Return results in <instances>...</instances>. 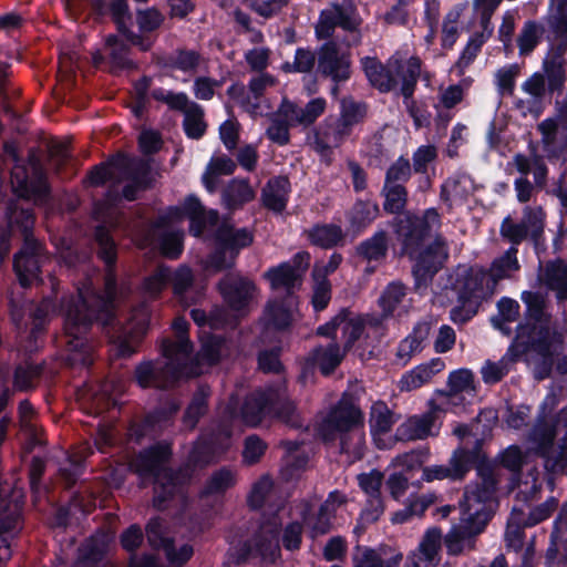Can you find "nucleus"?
<instances>
[{"label":"nucleus","mask_w":567,"mask_h":567,"mask_svg":"<svg viewBox=\"0 0 567 567\" xmlns=\"http://www.w3.org/2000/svg\"><path fill=\"white\" fill-rule=\"evenodd\" d=\"M96 256L105 266L107 292H79L68 305L64 316V344L69 360L83 367L93 364L92 344L89 333L94 322L103 327L112 324L114 313V289L116 287L117 244L103 225L95 228Z\"/></svg>","instance_id":"f257e3e1"},{"label":"nucleus","mask_w":567,"mask_h":567,"mask_svg":"<svg viewBox=\"0 0 567 567\" xmlns=\"http://www.w3.org/2000/svg\"><path fill=\"white\" fill-rule=\"evenodd\" d=\"M172 457L173 444L161 440L142 449L134 461L135 473L142 478L152 480V506L158 512L166 511L184 486L182 471L167 465Z\"/></svg>","instance_id":"f03ea898"},{"label":"nucleus","mask_w":567,"mask_h":567,"mask_svg":"<svg viewBox=\"0 0 567 567\" xmlns=\"http://www.w3.org/2000/svg\"><path fill=\"white\" fill-rule=\"evenodd\" d=\"M91 14L96 22H102L104 17L110 16L118 34L142 52L151 51L156 41L154 32L161 28L165 20L164 14L156 8L137 10L135 21L140 33H136L132 30L133 17L128 2H91Z\"/></svg>","instance_id":"7ed1b4c3"},{"label":"nucleus","mask_w":567,"mask_h":567,"mask_svg":"<svg viewBox=\"0 0 567 567\" xmlns=\"http://www.w3.org/2000/svg\"><path fill=\"white\" fill-rule=\"evenodd\" d=\"M34 224L33 209H10L9 225L22 237L21 248L13 256V270L23 288L43 282L41 268L48 258L44 243L34 237Z\"/></svg>","instance_id":"20e7f679"},{"label":"nucleus","mask_w":567,"mask_h":567,"mask_svg":"<svg viewBox=\"0 0 567 567\" xmlns=\"http://www.w3.org/2000/svg\"><path fill=\"white\" fill-rule=\"evenodd\" d=\"M442 219L437 208H426L422 216L406 212L402 216H395L391 226L401 247V255L414 258L423 248L425 240L431 236L432 227H441Z\"/></svg>","instance_id":"39448f33"},{"label":"nucleus","mask_w":567,"mask_h":567,"mask_svg":"<svg viewBox=\"0 0 567 567\" xmlns=\"http://www.w3.org/2000/svg\"><path fill=\"white\" fill-rule=\"evenodd\" d=\"M364 426V414L352 398L343 394L336 404H333L323 417L318 427V433L324 443H332L338 435L341 436V451L347 452V443L343 435Z\"/></svg>","instance_id":"423d86ee"},{"label":"nucleus","mask_w":567,"mask_h":567,"mask_svg":"<svg viewBox=\"0 0 567 567\" xmlns=\"http://www.w3.org/2000/svg\"><path fill=\"white\" fill-rule=\"evenodd\" d=\"M3 152L14 163L10 175L17 195L35 202L48 200L51 189L43 169L39 165H34L30 172L28 166L22 163V157L13 142H6Z\"/></svg>","instance_id":"0eeeda50"},{"label":"nucleus","mask_w":567,"mask_h":567,"mask_svg":"<svg viewBox=\"0 0 567 567\" xmlns=\"http://www.w3.org/2000/svg\"><path fill=\"white\" fill-rule=\"evenodd\" d=\"M368 106L364 102L352 99H342L340 102V115L332 123L320 128L316 135V144L321 151H329L341 146L352 134L353 127L363 123L367 117Z\"/></svg>","instance_id":"6e6552de"},{"label":"nucleus","mask_w":567,"mask_h":567,"mask_svg":"<svg viewBox=\"0 0 567 567\" xmlns=\"http://www.w3.org/2000/svg\"><path fill=\"white\" fill-rule=\"evenodd\" d=\"M486 280L487 271L483 268L470 267L457 275L454 287L462 308L454 309L452 311L453 316L456 311H460L462 313L461 321L463 322L476 316L482 302L493 293V289L486 284ZM453 320L456 321V318L453 317Z\"/></svg>","instance_id":"1a4fd4ad"},{"label":"nucleus","mask_w":567,"mask_h":567,"mask_svg":"<svg viewBox=\"0 0 567 567\" xmlns=\"http://www.w3.org/2000/svg\"><path fill=\"white\" fill-rule=\"evenodd\" d=\"M275 388H258L247 394L238 409V399L231 396L224 410V415L230 421L240 420L245 425L256 427L270 417L271 402Z\"/></svg>","instance_id":"9d476101"},{"label":"nucleus","mask_w":567,"mask_h":567,"mask_svg":"<svg viewBox=\"0 0 567 567\" xmlns=\"http://www.w3.org/2000/svg\"><path fill=\"white\" fill-rule=\"evenodd\" d=\"M546 214L540 206H526L523 209L520 221L516 223L511 216L503 219L499 228L501 236L512 244L511 247L520 245L529 238L536 248L544 244V228Z\"/></svg>","instance_id":"9b49d317"},{"label":"nucleus","mask_w":567,"mask_h":567,"mask_svg":"<svg viewBox=\"0 0 567 567\" xmlns=\"http://www.w3.org/2000/svg\"><path fill=\"white\" fill-rule=\"evenodd\" d=\"M522 300L526 306L524 320L516 327L513 342L528 341L547 333V337L558 333L550 328V315L546 313L545 297L538 291H524Z\"/></svg>","instance_id":"f8f14e48"},{"label":"nucleus","mask_w":567,"mask_h":567,"mask_svg":"<svg viewBox=\"0 0 567 567\" xmlns=\"http://www.w3.org/2000/svg\"><path fill=\"white\" fill-rule=\"evenodd\" d=\"M471 509V505L462 508L461 524L454 525L445 536V546L451 555L461 554L464 543L483 533L494 515L493 511L485 506L475 508L473 512Z\"/></svg>","instance_id":"ddd939ff"},{"label":"nucleus","mask_w":567,"mask_h":567,"mask_svg":"<svg viewBox=\"0 0 567 567\" xmlns=\"http://www.w3.org/2000/svg\"><path fill=\"white\" fill-rule=\"evenodd\" d=\"M350 53L341 51L333 40L323 42L317 50V75L340 84L351 78Z\"/></svg>","instance_id":"4468645a"},{"label":"nucleus","mask_w":567,"mask_h":567,"mask_svg":"<svg viewBox=\"0 0 567 567\" xmlns=\"http://www.w3.org/2000/svg\"><path fill=\"white\" fill-rule=\"evenodd\" d=\"M179 409L181 404L177 400L167 399L146 412L138 422L133 423L130 431L136 441L144 437L155 439L173 425Z\"/></svg>","instance_id":"2eb2a0df"},{"label":"nucleus","mask_w":567,"mask_h":567,"mask_svg":"<svg viewBox=\"0 0 567 567\" xmlns=\"http://www.w3.org/2000/svg\"><path fill=\"white\" fill-rule=\"evenodd\" d=\"M559 340V334L547 337L545 332L540 337L528 341L512 342L508 348V354L513 361H518L528 352H534L542 357V361L536 365L535 377L542 381L550 377L554 364V343Z\"/></svg>","instance_id":"dca6fc26"},{"label":"nucleus","mask_w":567,"mask_h":567,"mask_svg":"<svg viewBox=\"0 0 567 567\" xmlns=\"http://www.w3.org/2000/svg\"><path fill=\"white\" fill-rule=\"evenodd\" d=\"M441 247L439 240H434L430 245L423 246L414 258H411L414 260L412 275L415 289L426 288L442 268Z\"/></svg>","instance_id":"f3484780"},{"label":"nucleus","mask_w":567,"mask_h":567,"mask_svg":"<svg viewBox=\"0 0 567 567\" xmlns=\"http://www.w3.org/2000/svg\"><path fill=\"white\" fill-rule=\"evenodd\" d=\"M347 352L340 350V346L333 341L326 348L318 346L305 358L301 374L306 378L318 368L322 375L329 377L341 364Z\"/></svg>","instance_id":"a211bd4d"},{"label":"nucleus","mask_w":567,"mask_h":567,"mask_svg":"<svg viewBox=\"0 0 567 567\" xmlns=\"http://www.w3.org/2000/svg\"><path fill=\"white\" fill-rule=\"evenodd\" d=\"M217 287L225 303L234 311L247 308L256 289L252 280L229 275L221 278Z\"/></svg>","instance_id":"6ab92c4d"},{"label":"nucleus","mask_w":567,"mask_h":567,"mask_svg":"<svg viewBox=\"0 0 567 567\" xmlns=\"http://www.w3.org/2000/svg\"><path fill=\"white\" fill-rule=\"evenodd\" d=\"M193 350L194 346L189 338L162 340L161 352L167 359L164 370H167L171 380H178L182 377Z\"/></svg>","instance_id":"aec40b11"},{"label":"nucleus","mask_w":567,"mask_h":567,"mask_svg":"<svg viewBox=\"0 0 567 567\" xmlns=\"http://www.w3.org/2000/svg\"><path fill=\"white\" fill-rule=\"evenodd\" d=\"M361 66L370 85L380 93H390L396 89L399 82L394 62L383 64L377 56H364Z\"/></svg>","instance_id":"412c9836"},{"label":"nucleus","mask_w":567,"mask_h":567,"mask_svg":"<svg viewBox=\"0 0 567 567\" xmlns=\"http://www.w3.org/2000/svg\"><path fill=\"white\" fill-rule=\"evenodd\" d=\"M380 215L375 200L358 198L346 213L348 221L347 234L352 238L360 236Z\"/></svg>","instance_id":"4be33fe9"},{"label":"nucleus","mask_w":567,"mask_h":567,"mask_svg":"<svg viewBox=\"0 0 567 567\" xmlns=\"http://www.w3.org/2000/svg\"><path fill=\"white\" fill-rule=\"evenodd\" d=\"M558 425V415H555L549 420L542 416L534 424L529 434V439L535 445V452L537 455L545 458L546 467H549V458L554 453V442L557 436Z\"/></svg>","instance_id":"5701e85b"},{"label":"nucleus","mask_w":567,"mask_h":567,"mask_svg":"<svg viewBox=\"0 0 567 567\" xmlns=\"http://www.w3.org/2000/svg\"><path fill=\"white\" fill-rule=\"evenodd\" d=\"M291 183L287 175L270 177L261 189V203L265 208L281 214L289 203Z\"/></svg>","instance_id":"b1692460"},{"label":"nucleus","mask_w":567,"mask_h":567,"mask_svg":"<svg viewBox=\"0 0 567 567\" xmlns=\"http://www.w3.org/2000/svg\"><path fill=\"white\" fill-rule=\"evenodd\" d=\"M216 246L228 250L233 259H236L240 251L254 243V234L246 227L235 228L233 225L223 223L215 231Z\"/></svg>","instance_id":"393cba45"},{"label":"nucleus","mask_w":567,"mask_h":567,"mask_svg":"<svg viewBox=\"0 0 567 567\" xmlns=\"http://www.w3.org/2000/svg\"><path fill=\"white\" fill-rule=\"evenodd\" d=\"M132 163L133 159L128 155L117 153L112 155L106 162L94 165L89 171L86 181L93 187L104 186L113 177L111 168L120 172H128Z\"/></svg>","instance_id":"a878e982"},{"label":"nucleus","mask_w":567,"mask_h":567,"mask_svg":"<svg viewBox=\"0 0 567 567\" xmlns=\"http://www.w3.org/2000/svg\"><path fill=\"white\" fill-rule=\"evenodd\" d=\"M389 254V235L384 229L377 230L355 246V255L368 264L379 265Z\"/></svg>","instance_id":"bb28decb"},{"label":"nucleus","mask_w":567,"mask_h":567,"mask_svg":"<svg viewBox=\"0 0 567 567\" xmlns=\"http://www.w3.org/2000/svg\"><path fill=\"white\" fill-rule=\"evenodd\" d=\"M434 421L435 417L430 412L421 416L409 417L396 427L394 439L399 442L424 440L433 435L432 427L434 425Z\"/></svg>","instance_id":"cd10ccee"},{"label":"nucleus","mask_w":567,"mask_h":567,"mask_svg":"<svg viewBox=\"0 0 567 567\" xmlns=\"http://www.w3.org/2000/svg\"><path fill=\"white\" fill-rule=\"evenodd\" d=\"M270 419H276L295 430L303 427V419L298 412L296 403L276 388L271 402Z\"/></svg>","instance_id":"c85d7f7f"},{"label":"nucleus","mask_w":567,"mask_h":567,"mask_svg":"<svg viewBox=\"0 0 567 567\" xmlns=\"http://www.w3.org/2000/svg\"><path fill=\"white\" fill-rule=\"evenodd\" d=\"M394 71L398 78H401L400 92L403 96V103L414 102L413 95L421 73L420 58L411 56L405 65L401 60H394Z\"/></svg>","instance_id":"c756f323"},{"label":"nucleus","mask_w":567,"mask_h":567,"mask_svg":"<svg viewBox=\"0 0 567 567\" xmlns=\"http://www.w3.org/2000/svg\"><path fill=\"white\" fill-rule=\"evenodd\" d=\"M272 290L284 289L291 295L295 289L301 286V276L288 262H280L277 266L269 267L262 275Z\"/></svg>","instance_id":"7c9ffc66"},{"label":"nucleus","mask_w":567,"mask_h":567,"mask_svg":"<svg viewBox=\"0 0 567 567\" xmlns=\"http://www.w3.org/2000/svg\"><path fill=\"white\" fill-rule=\"evenodd\" d=\"M134 379L142 389H165L168 384L176 381L171 380L167 370H164V365L156 368L152 361L138 363L134 370Z\"/></svg>","instance_id":"2f4dec72"},{"label":"nucleus","mask_w":567,"mask_h":567,"mask_svg":"<svg viewBox=\"0 0 567 567\" xmlns=\"http://www.w3.org/2000/svg\"><path fill=\"white\" fill-rule=\"evenodd\" d=\"M347 231L337 224H315L307 230V238L312 246L332 249L342 244Z\"/></svg>","instance_id":"473e14b6"},{"label":"nucleus","mask_w":567,"mask_h":567,"mask_svg":"<svg viewBox=\"0 0 567 567\" xmlns=\"http://www.w3.org/2000/svg\"><path fill=\"white\" fill-rule=\"evenodd\" d=\"M199 207V198L189 194L185 197L182 205L167 206L162 213H159L153 220V227L155 229H165L173 223L182 221L187 218L188 213H195Z\"/></svg>","instance_id":"72a5a7b5"},{"label":"nucleus","mask_w":567,"mask_h":567,"mask_svg":"<svg viewBox=\"0 0 567 567\" xmlns=\"http://www.w3.org/2000/svg\"><path fill=\"white\" fill-rule=\"evenodd\" d=\"M255 195L248 179L234 178L223 189L221 198L227 209L236 210L251 202Z\"/></svg>","instance_id":"f704fd0d"},{"label":"nucleus","mask_w":567,"mask_h":567,"mask_svg":"<svg viewBox=\"0 0 567 567\" xmlns=\"http://www.w3.org/2000/svg\"><path fill=\"white\" fill-rule=\"evenodd\" d=\"M105 45L110 49L109 60L113 72L136 69V63L130 58V43L127 44L116 34H109L105 38Z\"/></svg>","instance_id":"c9c22d12"},{"label":"nucleus","mask_w":567,"mask_h":567,"mask_svg":"<svg viewBox=\"0 0 567 567\" xmlns=\"http://www.w3.org/2000/svg\"><path fill=\"white\" fill-rule=\"evenodd\" d=\"M265 328L278 332L288 331L292 324V311L284 301H270L265 311Z\"/></svg>","instance_id":"e433bc0d"},{"label":"nucleus","mask_w":567,"mask_h":567,"mask_svg":"<svg viewBox=\"0 0 567 567\" xmlns=\"http://www.w3.org/2000/svg\"><path fill=\"white\" fill-rule=\"evenodd\" d=\"M481 458V450L478 446L473 449L457 447L453 451L449 461L452 472V480H463L465 475L474 467Z\"/></svg>","instance_id":"4c0bfd02"},{"label":"nucleus","mask_w":567,"mask_h":567,"mask_svg":"<svg viewBox=\"0 0 567 567\" xmlns=\"http://www.w3.org/2000/svg\"><path fill=\"white\" fill-rule=\"evenodd\" d=\"M200 63V54L195 50L177 49L171 54L157 60V64L165 69L178 70L184 73L195 72Z\"/></svg>","instance_id":"58836bf2"},{"label":"nucleus","mask_w":567,"mask_h":567,"mask_svg":"<svg viewBox=\"0 0 567 567\" xmlns=\"http://www.w3.org/2000/svg\"><path fill=\"white\" fill-rule=\"evenodd\" d=\"M219 449L218 437L215 433L202 434L194 443L188 461L195 466L207 465Z\"/></svg>","instance_id":"ea45409f"},{"label":"nucleus","mask_w":567,"mask_h":567,"mask_svg":"<svg viewBox=\"0 0 567 567\" xmlns=\"http://www.w3.org/2000/svg\"><path fill=\"white\" fill-rule=\"evenodd\" d=\"M380 195L384 198L382 204L385 214L402 216L405 214L409 193L404 185L383 184Z\"/></svg>","instance_id":"a19ab883"},{"label":"nucleus","mask_w":567,"mask_h":567,"mask_svg":"<svg viewBox=\"0 0 567 567\" xmlns=\"http://www.w3.org/2000/svg\"><path fill=\"white\" fill-rule=\"evenodd\" d=\"M544 277L547 287L556 291L557 298L567 300V264L559 258L548 261Z\"/></svg>","instance_id":"79ce46f5"},{"label":"nucleus","mask_w":567,"mask_h":567,"mask_svg":"<svg viewBox=\"0 0 567 567\" xmlns=\"http://www.w3.org/2000/svg\"><path fill=\"white\" fill-rule=\"evenodd\" d=\"M517 254L516 247H509L502 256L492 261L487 275H489L493 286L502 279L509 278L512 272L519 270Z\"/></svg>","instance_id":"37998d69"},{"label":"nucleus","mask_w":567,"mask_h":567,"mask_svg":"<svg viewBox=\"0 0 567 567\" xmlns=\"http://www.w3.org/2000/svg\"><path fill=\"white\" fill-rule=\"evenodd\" d=\"M225 342V337L220 334H207L200 341V348L196 354V360L208 367L219 364Z\"/></svg>","instance_id":"c03bdc74"},{"label":"nucleus","mask_w":567,"mask_h":567,"mask_svg":"<svg viewBox=\"0 0 567 567\" xmlns=\"http://www.w3.org/2000/svg\"><path fill=\"white\" fill-rule=\"evenodd\" d=\"M183 130L190 140H200L205 135L207 123L204 107L200 104L190 102V106L184 113Z\"/></svg>","instance_id":"a18cd8bd"},{"label":"nucleus","mask_w":567,"mask_h":567,"mask_svg":"<svg viewBox=\"0 0 567 567\" xmlns=\"http://www.w3.org/2000/svg\"><path fill=\"white\" fill-rule=\"evenodd\" d=\"M331 3L332 9L329 12L336 21V25L349 32L358 31L362 20L357 12L354 2Z\"/></svg>","instance_id":"49530a36"},{"label":"nucleus","mask_w":567,"mask_h":567,"mask_svg":"<svg viewBox=\"0 0 567 567\" xmlns=\"http://www.w3.org/2000/svg\"><path fill=\"white\" fill-rule=\"evenodd\" d=\"M393 412L386 403L378 401L371 406L370 411V432L371 435H383L391 431L394 424Z\"/></svg>","instance_id":"de8ad7c7"},{"label":"nucleus","mask_w":567,"mask_h":567,"mask_svg":"<svg viewBox=\"0 0 567 567\" xmlns=\"http://www.w3.org/2000/svg\"><path fill=\"white\" fill-rule=\"evenodd\" d=\"M544 31L545 30L542 24L534 20H527L524 23L520 33L517 37V47L519 49V54H530L540 43Z\"/></svg>","instance_id":"09e8293b"},{"label":"nucleus","mask_w":567,"mask_h":567,"mask_svg":"<svg viewBox=\"0 0 567 567\" xmlns=\"http://www.w3.org/2000/svg\"><path fill=\"white\" fill-rule=\"evenodd\" d=\"M402 559V553H396L383 559L375 549L364 547L362 553L353 558V563L354 567H400Z\"/></svg>","instance_id":"8fccbe9b"},{"label":"nucleus","mask_w":567,"mask_h":567,"mask_svg":"<svg viewBox=\"0 0 567 567\" xmlns=\"http://www.w3.org/2000/svg\"><path fill=\"white\" fill-rule=\"evenodd\" d=\"M207 394L203 390H198L193 394L190 402L185 409L183 414V424L187 429L194 430L199 420L207 413Z\"/></svg>","instance_id":"3c124183"},{"label":"nucleus","mask_w":567,"mask_h":567,"mask_svg":"<svg viewBox=\"0 0 567 567\" xmlns=\"http://www.w3.org/2000/svg\"><path fill=\"white\" fill-rule=\"evenodd\" d=\"M405 293V286L402 282L393 281L385 287L378 301L384 317L393 315Z\"/></svg>","instance_id":"603ef678"},{"label":"nucleus","mask_w":567,"mask_h":567,"mask_svg":"<svg viewBox=\"0 0 567 567\" xmlns=\"http://www.w3.org/2000/svg\"><path fill=\"white\" fill-rule=\"evenodd\" d=\"M184 237L179 231H165L158 238V248L165 258L178 259L184 249Z\"/></svg>","instance_id":"864d4df0"},{"label":"nucleus","mask_w":567,"mask_h":567,"mask_svg":"<svg viewBox=\"0 0 567 567\" xmlns=\"http://www.w3.org/2000/svg\"><path fill=\"white\" fill-rule=\"evenodd\" d=\"M497 488V478H484L481 480L480 484H476L473 488H466L465 497L467 501L474 499L477 503L476 508H481V506H486V502L491 501L494 496Z\"/></svg>","instance_id":"5fc2aeb1"},{"label":"nucleus","mask_w":567,"mask_h":567,"mask_svg":"<svg viewBox=\"0 0 567 567\" xmlns=\"http://www.w3.org/2000/svg\"><path fill=\"white\" fill-rule=\"evenodd\" d=\"M236 484L234 472L224 466L215 471L208 478L205 489L207 494H221Z\"/></svg>","instance_id":"6e6d98bb"},{"label":"nucleus","mask_w":567,"mask_h":567,"mask_svg":"<svg viewBox=\"0 0 567 567\" xmlns=\"http://www.w3.org/2000/svg\"><path fill=\"white\" fill-rule=\"evenodd\" d=\"M171 280V270L168 267L161 266L152 275L144 278L142 288L145 293L153 298L159 297L166 285Z\"/></svg>","instance_id":"4d7b16f0"},{"label":"nucleus","mask_w":567,"mask_h":567,"mask_svg":"<svg viewBox=\"0 0 567 567\" xmlns=\"http://www.w3.org/2000/svg\"><path fill=\"white\" fill-rule=\"evenodd\" d=\"M412 167L410 161L401 155L392 163L385 172L384 183L386 185H404L410 181Z\"/></svg>","instance_id":"13d9d810"},{"label":"nucleus","mask_w":567,"mask_h":567,"mask_svg":"<svg viewBox=\"0 0 567 567\" xmlns=\"http://www.w3.org/2000/svg\"><path fill=\"white\" fill-rule=\"evenodd\" d=\"M131 169L124 172L130 181L142 186V189H151L154 185V178L152 176V166L148 161L142 158H133Z\"/></svg>","instance_id":"bf43d9fd"},{"label":"nucleus","mask_w":567,"mask_h":567,"mask_svg":"<svg viewBox=\"0 0 567 567\" xmlns=\"http://www.w3.org/2000/svg\"><path fill=\"white\" fill-rule=\"evenodd\" d=\"M152 97L155 101L163 102L168 105L171 110L181 111L183 113L188 110L190 102L187 94L184 92H172L166 91L163 87H156L151 92Z\"/></svg>","instance_id":"052dcab7"},{"label":"nucleus","mask_w":567,"mask_h":567,"mask_svg":"<svg viewBox=\"0 0 567 567\" xmlns=\"http://www.w3.org/2000/svg\"><path fill=\"white\" fill-rule=\"evenodd\" d=\"M430 380L431 371L429 372L426 365L424 363H421L402 374L399 382L400 390L410 392L421 388Z\"/></svg>","instance_id":"680f3d73"},{"label":"nucleus","mask_w":567,"mask_h":567,"mask_svg":"<svg viewBox=\"0 0 567 567\" xmlns=\"http://www.w3.org/2000/svg\"><path fill=\"white\" fill-rule=\"evenodd\" d=\"M498 313L491 318L494 328H499L503 321L514 322L519 317V303L508 297H502L497 301Z\"/></svg>","instance_id":"e2e57ef3"},{"label":"nucleus","mask_w":567,"mask_h":567,"mask_svg":"<svg viewBox=\"0 0 567 567\" xmlns=\"http://www.w3.org/2000/svg\"><path fill=\"white\" fill-rule=\"evenodd\" d=\"M275 533H257L251 538V545L256 558L267 559L275 555L278 544L275 542Z\"/></svg>","instance_id":"0e129e2a"},{"label":"nucleus","mask_w":567,"mask_h":567,"mask_svg":"<svg viewBox=\"0 0 567 567\" xmlns=\"http://www.w3.org/2000/svg\"><path fill=\"white\" fill-rule=\"evenodd\" d=\"M550 9L557 3L556 11L548 18V27L557 40H567V2H549Z\"/></svg>","instance_id":"69168bd1"},{"label":"nucleus","mask_w":567,"mask_h":567,"mask_svg":"<svg viewBox=\"0 0 567 567\" xmlns=\"http://www.w3.org/2000/svg\"><path fill=\"white\" fill-rule=\"evenodd\" d=\"M341 326L342 334L344 337L343 350L344 352H349L355 342L362 337L365 329V322L360 316L355 318H351L349 316L347 321Z\"/></svg>","instance_id":"338daca9"},{"label":"nucleus","mask_w":567,"mask_h":567,"mask_svg":"<svg viewBox=\"0 0 567 567\" xmlns=\"http://www.w3.org/2000/svg\"><path fill=\"white\" fill-rule=\"evenodd\" d=\"M164 554L169 567H183L192 559L194 548L189 544H183L179 548H176L173 539V542H167Z\"/></svg>","instance_id":"774afa93"}]
</instances>
